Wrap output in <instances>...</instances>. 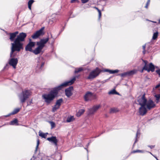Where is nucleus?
Wrapping results in <instances>:
<instances>
[{
  "label": "nucleus",
  "instance_id": "nucleus-1",
  "mask_svg": "<svg viewBox=\"0 0 160 160\" xmlns=\"http://www.w3.org/2000/svg\"><path fill=\"white\" fill-rule=\"evenodd\" d=\"M75 80L76 77H74L70 80L63 83L60 86L55 87L49 93L43 95L42 97L44 99L45 101L47 103H50L54 98L59 90L64 87L72 85Z\"/></svg>",
  "mask_w": 160,
  "mask_h": 160
},
{
  "label": "nucleus",
  "instance_id": "nucleus-2",
  "mask_svg": "<svg viewBox=\"0 0 160 160\" xmlns=\"http://www.w3.org/2000/svg\"><path fill=\"white\" fill-rule=\"evenodd\" d=\"M26 36V33H20L17 36L14 42L11 43V52L10 53L11 58L15 57L16 55L14 52L15 51L19 52L23 49V44L22 42L25 41Z\"/></svg>",
  "mask_w": 160,
  "mask_h": 160
},
{
  "label": "nucleus",
  "instance_id": "nucleus-3",
  "mask_svg": "<svg viewBox=\"0 0 160 160\" xmlns=\"http://www.w3.org/2000/svg\"><path fill=\"white\" fill-rule=\"evenodd\" d=\"M31 90L25 89L18 95V97L20 102L22 104L25 102L32 95Z\"/></svg>",
  "mask_w": 160,
  "mask_h": 160
},
{
  "label": "nucleus",
  "instance_id": "nucleus-4",
  "mask_svg": "<svg viewBox=\"0 0 160 160\" xmlns=\"http://www.w3.org/2000/svg\"><path fill=\"white\" fill-rule=\"evenodd\" d=\"M144 63V66L143 67V69H144L149 72L150 71L153 72L155 70V67L152 63H150L149 65L148 64V62L147 61L142 60Z\"/></svg>",
  "mask_w": 160,
  "mask_h": 160
},
{
  "label": "nucleus",
  "instance_id": "nucleus-5",
  "mask_svg": "<svg viewBox=\"0 0 160 160\" xmlns=\"http://www.w3.org/2000/svg\"><path fill=\"white\" fill-rule=\"evenodd\" d=\"M100 72V70L98 68L92 71L90 73L88 78L89 79H93L98 75Z\"/></svg>",
  "mask_w": 160,
  "mask_h": 160
},
{
  "label": "nucleus",
  "instance_id": "nucleus-6",
  "mask_svg": "<svg viewBox=\"0 0 160 160\" xmlns=\"http://www.w3.org/2000/svg\"><path fill=\"white\" fill-rule=\"evenodd\" d=\"M44 29V27H42L40 30L37 31L32 36V38L33 39H36L38 38L39 36L43 35L44 34L43 31Z\"/></svg>",
  "mask_w": 160,
  "mask_h": 160
},
{
  "label": "nucleus",
  "instance_id": "nucleus-7",
  "mask_svg": "<svg viewBox=\"0 0 160 160\" xmlns=\"http://www.w3.org/2000/svg\"><path fill=\"white\" fill-rule=\"evenodd\" d=\"M147 101V99L145 98V94L141 96H140L138 99V102L140 106H145Z\"/></svg>",
  "mask_w": 160,
  "mask_h": 160
},
{
  "label": "nucleus",
  "instance_id": "nucleus-8",
  "mask_svg": "<svg viewBox=\"0 0 160 160\" xmlns=\"http://www.w3.org/2000/svg\"><path fill=\"white\" fill-rule=\"evenodd\" d=\"M146 102L145 103V106H146L148 110H150L154 108L155 106L154 102L151 99L147 100Z\"/></svg>",
  "mask_w": 160,
  "mask_h": 160
},
{
  "label": "nucleus",
  "instance_id": "nucleus-9",
  "mask_svg": "<svg viewBox=\"0 0 160 160\" xmlns=\"http://www.w3.org/2000/svg\"><path fill=\"white\" fill-rule=\"evenodd\" d=\"M147 108L145 107V106H141L138 109L139 114L142 116L145 115L147 112Z\"/></svg>",
  "mask_w": 160,
  "mask_h": 160
},
{
  "label": "nucleus",
  "instance_id": "nucleus-10",
  "mask_svg": "<svg viewBox=\"0 0 160 160\" xmlns=\"http://www.w3.org/2000/svg\"><path fill=\"white\" fill-rule=\"evenodd\" d=\"M35 42L30 41L26 45L25 48V50L26 51H29L32 52L33 50L32 49V48L35 46Z\"/></svg>",
  "mask_w": 160,
  "mask_h": 160
},
{
  "label": "nucleus",
  "instance_id": "nucleus-11",
  "mask_svg": "<svg viewBox=\"0 0 160 160\" xmlns=\"http://www.w3.org/2000/svg\"><path fill=\"white\" fill-rule=\"evenodd\" d=\"M18 63V59L17 58H11L9 61V64L12 66L14 69L16 68V66Z\"/></svg>",
  "mask_w": 160,
  "mask_h": 160
},
{
  "label": "nucleus",
  "instance_id": "nucleus-12",
  "mask_svg": "<svg viewBox=\"0 0 160 160\" xmlns=\"http://www.w3.org/2000/svg\"><path fill=\"white\" fill-rule=\"evenodd\" d=\"M48 38L45 39H41L40 41L37 42V45H40L43 48L44 47L45 44L49 40Z\"/></svg>",
  "mask_w": 160,
  "mask_h": 160
},
{
  "label": "nucleus",
  "instance_id": "nucleus-13",
  "mask_svg": "<svg viewBox=\"0 0 160 160\" xmlns=\"http://www.w3.org/2000/svg\"><path fill=\"white\" fill-rule=\"evenodd\" d=\"M62 101L63 100L62 98L60 99L57 100L55 105L52 108V111L53 112H54L59 108Z\"/></svg>",
  "mask_w": 160,
  "mask_h": 160
},
{
  "label": "nucleus",
  "instance_id": "nucleus-14",
  "mask_svg": "<svg viewBox=\"0 0 160 160\" xmlns=\"http://www.w3.org/2000/svg\"><path fill=\"white\" fill-rule=\"evenodd\" d=\"M100 107V105L94 106L92 108L88 109V112L89 114H93Z\"/></svg>",
  "mask_w": 160,
  "mask_h": 160
},
{
  "label": "nucleus",
  "instance_id": "nucleus-15",
  "mask_svg": "<svg viewBox=\"0 0 160 160\" xmlns=\"http://www.w3.org/2000/svg\"><path fill=\"white\" fill-rule=\"evenodd\" d=\"M136 72V70H133L127 72L119 74L121 77H124L126 76H129L134 74Z\"/></svg>",
  "mask_w": 160,
  "mask_h": 160
},
{
  "label": "nucleus",
  "instance_id": "nucleus-16",
  "mask_svg": "<svg viewBox=\"0 0 160 160\" xmlns=\"http://www.w3.org/2000/svg\"><path fill=\"white\" fill-rule=\"evenodd\" d=\"M47 140L50 142L53 143L55 146L57 147L58 140L56 137L52 136L50 138H48Z\"/></svg>",
  "mask_w": 160,
  "mask_h": 160
},
{
  "label": "nucleus",
  "instance_id": "nucleus-17",
  "mask_svg": "<svg viewBox=\"0 0 160 160\" xmlns=\"http://www.w3.org/2000/svg\"><path fill=\"white\" fill-rule=\"evenodd\" d=\"M38 47L34 50H33L32 52L35 55H38L40 53L42 52L43 48L40 45H37Z\"/></svg>",
  "mask_w": 160,
  "mask_h": 160
},
{
  "label": "nucleus",
  "instance_id": "nucleus-18",
  "mask_svg": "<svg viewBox=\"0 0 160 160\" xmlns=\"http://www.w3.org/2000/svg\"><path fill=\"white\" fill-rule=\"evenodd\" d=\"M92 96L93 94L92 92H87L84 96L85 101H88L91 100Z\"/></svg>",
  "mask_w": 160,
  "mask_h": 160
},
{
  "label": "nucleus",
  "instance_id": "nucleus-19",
  "mask_svg": "<svg viewBox=\"0 0 160 160\" xmlns=\"http://www.w3.org/2000/svg\"><path fill=\"white\" fill-rule=\"evenodd\" d=\"M18 33V31L15 32L13 33H9L10 38L9 39L11 42L14 41L15 40V38L16 37Z\"/></svg>",
  "mask_w": 160,
  "mask_h": 160
},
{
  "label": "nucleus",
  "instance_id": "nucleus-20",
  "mask_svg": "<svg viewBox=\"0 0 160 160\" xmlns=\"http://www.w3.org/2000/svg\"><path fill=\"white\" fill-rule=\"evenodd\" d=\"M37 61L38 63L37 67L41 68L43 67L44 64V62H43L42 58H38Z\"/></svg>",
  "mask_w": 160,
  "mask_h": 160
},
{
  "label": "nucleus",
  "instance_id": "nucleus-21",
  "mask_svg": "<svg viewBox=\"0 0 160 160\" xmlns=\"http://www.w3.org/2000/svg\"><path fill=\"white\" fill-rule=\"evenodd\" d=\"M73 89V87H70L69 88L66 89L65 90L66 95L68 97H69L72 95L71 91Z\"/></svg>",
  "mask_w": 160,
  "mask_h": 160
},
{
  "label": "nucleus",
  "instance_id": "nucleus-22",
  "mask_svg": "<svg viewBox=\"0 0 160 160\" xmlns=\"http://www.w3.org/2000/svg\"><path fill=\"white\" fill-rule=\"evenodd\" d=\"M20 109V108H16L15 109L13 112L8 114V115L5 116V117H8L10 116L11 115H13L17 113L19 111Z\"/></svg>",
  "mask_w": 160,
  "mask_h": 160
},
{
  "label": "nucleus",
  "instance_id": "nucleus-23",
  "mask_svg": "<svg viewBox=\"0 0 160 160\" xmlns=\"http://www.w3.org/2000/svg\"><path fill=\"white\" fill-rule=\"evenodd\" d=\"M104 71L106 72H108L110 74H112L118 72H119V70L117 69L113 70L106 69L104 70Z\"/></svg>",
  "mask_w": 160,
  "mask_h": 160
},
{
  "label": "nucleus",
  "instance_id": "nucleus-24",
  "mask_svg": "<svg viewBox=\"0 0 160 160\" xmlns=\"http://www.w3.org/2000/svg\"><path fill=\"white\" fill-rule=\"evenodd\" d=\"M10 125H18V121L17 119H15L14 120L12 121L10 123Z\"/></svg>",
  "mask_w": 160,
  "mask_h": 160
},
{
  "label": "nucleus",
  "instance_id": "nucleus-25",
  "mask_svg": "<svg viewBox=\"0 0 160 160\" xmlns=\"http://www.w3.org/2000/svg\"><path fill=\"white\" fill-rule=\"evenodd\" d=\"M108 94L119 95V93L118 92H117L115 89H113L109 92H108Z\"/></svg>",
  "mask_w": 160,
  "mask_h": 160
},
{
  "label": "nucleus",
  "instance_id": "nucleus-26",
  "mask_svg": "<svg viewBox=\"0 0 160 160\" xmlns=\"http://www.w3.org/2000/svg\"><path fill=\"white\" fill-rule=\"evenodd\" d=\"M34 1L33 0H30L28 2V7L29 9L31 10V6L32 4L34 2Z\"/></svg>",
  "mask_w": 160,
  "mask_h": 160
},
{
  "label": "nucleus",
  "instance_id": "nucleus-27",
  "mask_svg": "<svg viewBox=\"0 0 160 160\" xmlns=\"http://www.w3.org/2000/svg\"><path fill=\"white\" fill-rule=\"evenodd\" d=\"M85 110L83 109L80 110L77 113V115L78 117L80 116L84 112Z\"/></svg>",
  "mask_w": 160,
  "mask_h": 160
},
{
  "label": "nucleus",
  "instance_id": "nucleus-28",
  "mask_svg": "<svg viewBox=\"0 0 160 160\" xmlns=\"http://www.w3.org/2000/svg\"><path fill=\"white\" fill-rule=\"evenodd\" d=\"M48 134V133H43V132H39V136H41L42 138H46Z\"/></svg>",
  "mask_w": 160,
  "mask_h": 160
},
{
  "label": "nucleus",
  "instance_id": "nucleus-29",
  "mask_svg": "<svg viewBox=\"0 0 160 160\" xmlns=\"http://www.w3.org/2000/svg\"><path fill=\"white\" fill-rule=\"evenodd\" d=\"M74 120V118L73 116H71L68 117L67 120V122H70L73 121Z\"/></svg>",
  "mask_w": 160,
  "mask_h": 160
},
{
  "label": "nucleus",
  "instance_id": "nucleus-30",
  "mask_svg": "<svg viewBox=\"0 0 160 160\" xmlns=\"http://www.w3.org/2000/svg\"><path fill=\"white\" fill-rule=\"evenodd\" d=\"M83 69L82 68H75V73H78V72H81L82 70H83Z\"/></svg>",
  "mask_w": 160,
  "mask_h": 160
},
{
  "label": "nucleus",
  "instance_id": "nucleus-31",
  "mask_svg": "<svg viewBox=\"0 0 160 160\" xmlns=\"http://www.w3.org/2000/svg\"><path fill=\"white\" fill-rule=\"evenodd\" d=\"M49 123L50 124L51 128V129H52L54 128L55 127V123L52 122V121H49Z\"/></svg>",
  "mask_w": 160,
  "mask_h": 160
},
{
  "label": "nucleus",
  "instance_id": "nucleus-32",
  "mask_svg": "<svg viewBox=\"0 0 160 160\" xmlns=\"http://www.w3.org/2000/svg\"><path fill=\"white\" fill-rule=\"evenodd\" d=\"M158 32H156L155 33H154L153 34L152 37V39L153 40L156 39L158 37Z\"/></svg>",
  "mask_w": 160,
  "mask_h": 160
},
{
  "label": "nucleus",
  "instance_id": "nucleus-33",
  "mask_svg": "<svg viewBox=\"0 0 160 160\" xmlns=\"http://www.w3.org/2000/svg\"><path fill=\"white\" fill-rule=\"evenodd\" d=\"M156 100L157 103H158L160 98V94H158L155 95Z\"/></svg>",
  "mask_w": 160,
  "mask_h": 160
},
{
  "label": "nucleus",
  "instance_id": "nucleus-34",
  "mask_svg": "<svg viewBox=\"0 0 160 160\" xmlns=\"http://www.w3.org/2000/svg\"><path fill=\"white\" fill-rule=\"evenodd\" d=\"M95 8L98 11L99 13V19H100L101 16V12L100 10L98 9V8L95 7Z\"/></svg>",
  "mask_w": 160,
  "mask_h": 160
},
{
  "label": "nucleus",
  "instance_id": "nucleus-35",
  "mask_svg": "<svg viewBox=\"0 0 160 160\" xmlns=\"http://www.w3.org/2000/svg\"><path fill=\"white\" fill-rule=\"evenodd\" d=\"M118 111L117 109L115 108H112L110 110L111 113H114Z\"/></svg>",
  "mask_w": 160,
  "mask_h": 160
},
{
  "label": "nucleus",
  "instance_id": "nucleus-36",
  "mask_svg": "<svg viewBox=\"0 0 160 160\" xmlns=\"http://www.w3.org/2000/svg\"><path fill=\"white\" fill-rule=\"evenodd\" d=\"M144 152V151H142V150H134V151H133L132 152V153H136V152H142V153H143Z\"/></svg>",
  "mask_w": 160,
  "mask_h": 160
},
{
  "label": "nucleus",
  "instance_id": "nucleus-37",
  "mask_svg": "<svg viewBox=\"0 0 160 160\" xmlns=\"http://www.w3.org/2000/svg\"><path fill=\"white\" fill-rule=\"evenodd\" d=\"M39 144V139H38L37 140V146H36V150H35V152H37V149L38 148Z\"/></svg>",
  "mask_w": 160,
  "mask_h": 160
},
{
  "label": "nucleus",
  "instance_id": "nucleus-38",
  "mask_svg": "<svg viewBox=\"0 0 160 160\" xmlns=\"http://www.w3.org/2000/svg\"><path fill=\"white\" fill-rule=\"evenodd\" d=\"M70 2L71 3H79V1L78 0H71L70 1Z\"/></svg>",
  "mask_w": 160,
  "mask_h": 160
},
{
  "label": "nucleus",
  "instance_id": "nucleus-39",
  "mask_svg": "<svg viewBox=\"0 0 160 160\" xmlns=\"http://www.w3.org/2000/svg\"><path fill=\"white\" fill-rule=\"evenodd\" d=\"M139 134H140L139 132V131L138 130L137 132L136 135V139L134 143V144H135L137 141V137L138 136V135Z\"/></svg>",
  "mask_w": 160,
  "mask_h": 160
},
{
  "label": "nucleus",
  "instance_id": "nucleus-40",
  "mask_svg": "<svg viewBox=\"0 0 160 160\" xmlns=\"http://www.w3.org/2000/svg\"><path fill=\"white\" fill-rule=\"evenodd\" d=\"M149 2H150V0H148V2H147V3L146 5V6H145V7L146 8H148V5L149 4Z\"/></svg>",
  "mask_w": 160,
  "mask_h": 160
},
{
  "label": "nucleus",
  "instance_id": "nucleus-41",
  "mask_svg": "<svg viewBox=\"0 0 160 160\" xmlns=\"http://www.w3.org/2000/svg\"><path fill=\"white\" fill-rule=\"evenodd\" d=\"M142 48H143V54H145V48H146V45H143V46H142Z\"/></svg>",
  "mask_w": 160,
  "mask_h": 160
},
{
  "label": "nucleus",
  "instance_id": "nucleus-42",
  "mask_svg": "<svg viewBox=\"0 0 160 160\" xmlns=\"http://www.w3.org/2000/svg\"><path fill=\"white\" fill-rule=\"evenodd\" d=\"M156 72L160 76V69H158L156 71Z\"/></svg>",
  "mask_w": 160,
  "mask_h": 160
},
{
  "label": "nucleus",
  "instance_id": "nucleus-43",
  "mask_svg": "<svg viewBox=\"0 0 160 160\" xmlns=\"http://www.w3.org/2000/svg\"><path fill=\"white\" fill-rule=\"evenodd\" d=\"M82 1V3H85L87 2L89 0H81Z\"/></svg>",
  "mask_w": 160,
  "mask_h": 160
},
{
  "label": "nucleus",
  "instance_id": "nucleus-44",
  "mask_svg": "<svg viewBox=\"0 0 160 160\" xmlns=\"http://www.w3.org/2000/svg\"><path fill=\"white\" fill-rule=\"evenodd\" d=\"M148 147L150 148L151 149L153 148H154V145H148Z\"/></svg>",
  "mask_w": 160,
  "mask_h": 160
},
{
  "label": "nucleus",
  "instance_id": "nucleus-45",
  "mask_svg": "<svg viewBox=\"0 0 160 160\" xmlns=\"http://www.w3.org/2000/svg\"><path fill=\"white\" fill-rule=\"evenodd\" d=\"M160 87V84H159L156 85L155 87V88L156 89Z\"/></svg>",
  "mask_w": 160,
  "mask_h": 160
},
{
  "label": "nucleus",
  "instance_id": "nucleus-46",
  "mask_svg": "<svg viewBox=\"0 0 160 160\" xmlns=\"http://www.w3.org/2000/svg\"><path fill=\"white\" fill-rule=\"evenodd\" d=\"M33 158H34V159H32V158H31V159H30V160H34L35 159V158H34V156H33Z\"/></svg>",
  "mask_w": 160,
  "mask_h": 160
},
{
  "label": "nucleus",
  "instance_id": "nucleus-47",
  "mask_svg": "<svg viewBox=\"0 0 160 160\" xmlns=\"http://www.w3.org/2000/svg\"><path fill=\"white\" fill-rule=\"evenodd\" d=\"M143 70H145L144 69H143V68L142 70H141V72H143Z\"/></svg>",
  "mask_w": 160,
  "mask_h": 160
},
{
  "label": "nucleus",
  "instance_id": "nucleus-48",
  "mask_svg": "<svg viewBox=\"0 0 160 160\" xmlns=\"http://www.w3.org/2000/svg\"><path fill=\"white\" fill-rule=\"evenodd\" d=\"M8 66V64H7L6 65V66L4 68H6L7 67V66Z\"/></svg>",
  "mask_w": 160,
  "mask_h": 160
},
{
  "label": "nucleus",
  "instance_id": "nucleus-49",
  "mask_svg": "<svg viewBox=\"0 0 160 160\" xmlns=\"http://www.w3.org/2000/svg\"><path fill=\"white\" fill-rule=\"evenodd\" d=\"M106 81H103L102 82V83H104L105 82H106Z\"/></svg>",
  "mask_w": 160,
  "mask_h": 160
},
{
  "label": "nucleus",
  "instance_id": "nucleus-50",
  "mask_svg": "<svg viewBox=\"0 0 160 160\" xmlns=\"http://www.w3.org/2000/svg\"><path fill=\"white\" fill-rule=\"evenodd\" d=\"M154 157L156 158V159L157 160H159L156 157H155V156H154Z\"/></svg>",
  "mask_w": 160,
  "mask_h": 160
},
{
  "label": "nucleus",
  "instance_id": "nucleus-51",
  "mask_svg": "<svg viewBox=\"0 0 160 160\" xmlns=\"http://www.w3.org/2000/svg\"><path fill=\"white\" fill-rule=\"evenodd\" d=\"M150 154H151V155H152V153L151 152H148Z\"/></svg>",
  "mask_w": 160,
  "mask_h": 160
},
{
  "label": "nucleus",
  "instance_id": "nucleus-52",
  "mask_svg": "<svg viewBox=\"0 0 160 160\" xmlns=\"http://www.w3.org/2000/svg\"><path fill=\"white\" fill-rule=\"evenodd\" d=\"M159 23L160 24V19L159 20Z\"/></svg>",
  "mask_w": 160,
  "mask_h": 160
}]
</instances>
